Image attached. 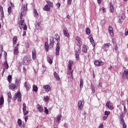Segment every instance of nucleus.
<instances>
[{
  "label": "nucleus",
  "mask_w": 128,
  "mask_h": 128,
  "mask_svg": "<svg viewBox=\"0 0 128 128\" xmlns=\"http://www.w3.org/2000/svg\"><path fill=\"white\" fill-rule=\"evenodd\" d=\"M26 10H28V4H23L20 10V20L19 22V28H23L24 30H28V26H26V24L24 23V19L22 18V16L26 14Z\"/></svg>",
  "instance_id": "1"
},
{
  "label": "nucleus",
  "mask_w": 128,
  "mask_h": 128,
  "mask_svg": "<svg viewBox=\"0 0 128 128\" xmlns=\"http://www.w3.org/2000/svg\"><path fill=\"white\" fill-rule=\"evenodd\" d=\"M54 38L57 42L56 49V55L58 56H60V36H58V34H56Z\"/></svg>",
  "instance_id": "2"
},
{
  "label": "nucleus",
  "mask_w": 128,
  "mask_h": 128,
  "mask_svg": "<svg viewBox=\"0 0 128 128\" xmlns=\"http://www.w3.org/2000/svg\"><path fill=\"white\" fill-rule=\"evenodd\" d=\"M72 64H74V61L70 60H69L68 64V74L70 76L71 78H72V72H74V70H72Z\"/></svg>",
  "instance_id": "3"
},
{
  "label": "nucleus",
  "mask_w": 128,
  "mask_h": 128,
  "mask_svg": "<svg viewBox=\"0 0 128 128\" xmlns=\"http://www.w3.org/2000/svg\"><path fill=\"white\" fill-rule=\"evenodd\" d=\"M16 98H18V102H22V94L20 91H18L16 93L15 96H14V100H16Z\"/></svg>",
  "instance_id": "4"
},
{
  "label": "nucleus",
  "mask_w": 128,
  "mask_h": 128,
  "mask_svg": "<svg viewBox=\"0 0 128 128\" xmlns=\"http://www.w3.org/2000/svg\"><path fill=\"white\" fill-rule=\"evenodd\" d=\"M122 78L123 80H128V69H125L124 70V72L122 74Z\"/></svg>",
  "instance_id": "5"
},
{
  "label": "nucleus",
  "mask_w": 128,
  "mask_h": 128,
  "mask_svg": "<svg viewBox=\"0 0 128 128\" xmlns=\"http://www.w3.org/2000/svg\"><path fill=\"white\" fill-rule=\"evenodd\" d=\"M22 62L24 65H28L30 62V58L24 56L23 58Z\"/></svg>",
  "instance_id": "6"
},
{
  "label": "nucleus",
  "mask_w": 128,
  "mask_h": 128,
  "mask_svg": "<svg viewBox=\"0 0 128 128\" xmlns=\"http://www.w3.org/2000/svg\"><path fill=\"white\" fill-rule=\"evenodd\" d=\"M94 64L96 66H102L104 64V62L102 61H100L98 60H95L94 61Z\"/></svg>",
  "instance_id": "7"
},
{
  "label": "nucleus",
  "mask_w": 128,
  "mask_h": 128,
  "mask_svg": "<svg viewBox=\"0 0 128 128\" xmlns=\"http://www.w3.org/2000/svg\"><path fill=\"white\" fill-rule=\"evenodd\" d=\"M84 100H80L78 102V110H82V108H84Z\"/></svg>",
  "instance_id": "8"
},
{
  "label": "nucleus",
  "mask_w": 128,
  "mask_h": 128,
  "mask_svg": "<svg viewBox=\"0 0 128 128\" xmlns=\"http://www.w3.org/2000/svg\"><path fill=\"white\" fill-rule=\"evenodd\" d=\"M106 106H107L108 108L110 110H114V105L112 103H110V101H108L106 103Z\"/></svg>",
  "instance_id": "9"
},
{
  "label": "nucleus",
  "mask_w": 128,
  "mask_h": 128,
  "mask_svg": "<svg viewBox=\"0 0 128 128\" xmlns=\"http://www.w3.org/2000/svg\"><path fill=\"white\" fill-rule=\"evenodd\" d=\"M32 58L34 60L36 58V51L35 48L32 50Z\"/></svg>",
  "instance_id": "10"
},
{
  "label": "nucleus",
  "mask_w": 128,
  "mask_h": 128,
  "mask_svg": "<svg viewBox=\"0 0 128 128\" xmlns=\"http://www.w3.org/2000/svg\"><path fill=\"white\" fill-rule=\"evenodd\" d=\"M35 26L36 30H41L42 29V22H38L35 24Z\"/></svg>",
  "instance_id": "11"
},
{
  "label": "nucleus",
  "mask_w": 128,
  "mask_h": 128,
  "mask_svg": "<svg viewBox=\"0 0 128 128\" xmlns=\"http://www.w3.org/2000/svg\"><path fill=\"white\" fill-rule=\"evenodd\" d=\"M43 88L45 92H50V85H44Z\"/></svg>",
  "instance_id": "12"
},
{
  "label": "nucleus",
  "mask_w": 128,
  "mask_h": 128,
  "mask_svg": "<svg viewBox=\"0 0 128 128\" xmlns=\"http://www.w3.org/2000/svg\"><path fill=\"white\" fill-rule=\"evenodd\" d=\"M108 32L112 36H114V28H112V26H109L108 27Z\"/></svg>",
  "instance_id": "13"
},
{
  "label": "nucleus",
  "mask_w": 128,
  "mask_h": 128,
  "mask_svg": "<svg viewBox=\"0 0 128 128\" xmlns=\"http://www.w3.org/2000/svg\"><path fill=\"white\" fill-rule=\"evenodd\" d=\"M3 68H5V70H8V61L6 60V58L5 62H4L2 64Z\"/></svg>",
  "instance_id": "14"
},
{
  "label": "nucleus",
  "mask_w": 128,
  "mask_h": 128,
  "mask_svg": "<svg viewBox=\"0 0 128 128\" xmlns=\"http://www.w3.org/2000/svg\"><path fill=\"white\" fill-rule=\"evenodd\" d=\"M24 86L26 88V90L28 91L30 90V85L28 82H25L24 83Z\"/></svg>",
  "instance_id": "15"
},
{
  "label": "nucleus",
  "mask_w": 128,
  "mask_h": 128,
  "mask_svg": "<svg viewBox=\"0 0 128 128\" xmlns=\"http://www.w3.org/2000/svg\"><path fill=\"white\" fill-rule=\"evenodd\" d=\"M80 50H78V51H76L75 54V56L77 60H80Z\"/></svg>",
  "instance_id": "16"
},
{
  "label": "nucleus",
  "mask_w": 128,
  "mask_h": 128,
  "mask_svg": "<svg viewBox=\"0 0 128 128\" xmlns=\"http://www.w3.org/2000/svg\"><path fill=\"white\" fill-rule=\"evenodd\" d=\"M64 34L65 36L68 38L70 36V34L68 32V30L64 28L63 29Z\"/></svg>",
  "instance_id": "17"
},
{
  "label": "nucleus",
  "mask_w": 128,
  "mask_h": 128,
  "mask_svg": "<svg viewBox=\"0 0 128 128\" xmlns=\"http://www.w3.org/2000/svg\"><path fill=\"white\" fill-rule=\"evenodd\" d=\"M88 47L86 45H84L82 48V52H87Z\"/></svg>",
  "instance_id": "18"
},
{
  "label": "nucleus",
  "mask_w": 128,
  "mask_h": 128,
  "mask_svg": "<svg viewBox=\"0 0 128 128\" xmlns=\"http://www.w3.org/2000/svg\"><path fill=\"white\" fill-rule=\"evenodd\" d=\"M37 108H38V112H44V108H42V106H40V104L38 105Z\"/></svg>",
  "instance_id": "19"
},
{
  "label": "nucleus",
  "mask_w": 128,
  "mask_h": 128,
  "mask_svg": "<svg viewBox=\"0 0 128 128\" xmlns=\"http://www.w3.org/2000/svg\"><path fill=\"white\" fill-rule=\"evenodd\" d=\"M14 54L16 56V54H18V46H16L14 50Z\"/></svg>",
  "instance_id": "20"
},
{
  "label": "nucleus",
  "mask_w": 128,
  "mask_h": 128,
  "mask_svg": "<svg viewBox=\"0 0 128 128\" xmlns=\"http://www.w3.org/2000/svg\"><path fill=\"white\" fill-rule=\"evenodd\" d=\"M110 12H114V5L112 4V2H110Z\"/></svg>",
  "instance_id": "21"
},
{
  "label": "nucleus",
  "mask_w": 128,
  "mask_h": 128,
  "mask_svg": "<svg viewBox=\"0 0 128 128\" xmlns=\"http://www.w3.org/2000/svg\"><path fill=\"white\" fill-rule=\"evenodd\" d=\"M10 100H12V93H10V92H9L8 94V104L10 102Z\"/></svg>",
  "instance_id": "22"
},
{
  "label": "nucleus",
  "mask_w": 128,
  "mask_h": 128,
  "mask_svg": "<svg viewBox=\"0 0 128 128\" xmlns=\"http://www.w3.org/2000/svg\"><path fill=\"white\" fill-rule=\"evenodd\" d=\"M76 40H77L78 42V46H80V44H82V40H80V38L79 36H76Z\"/></svg>",
  "instance_id": "23"
},
{
  "label": "nucleus",
  "mask_w": 128,
  "mask_h": 128,
  "mask_svg": "<svg viewBox=\"0 0 128 128\" xmlns=\"http://www.w3.org/2000/svg\"><path fill=\"white\" fill-rule=\"evenodd\" d=\"M46 2L49 6L50 8H54V4L52 2H50V0H46Z\"/></svg>",
  "instance_id": "24"
},
{
  "label": "nucleus",
  "mask_w": 128,
  "mask_h": 128,
  "mask_svg": "<svg viewBox=\"0 0 128 128\" xmlns=\"http://www.w3.org/2000/svg\"><path fill=\"white\" fill-rule=\"evenodd\" d=\"M44 10H46V12H50V8L48 4H46L44 8Z\"/></svg>",
  "instance_id": "25"
},
{
  "label": "nucleus",
  "mask_w": 128,
  "mask_h": 128,
  "mask_svg": "<svg viewBox=\"0 0 128 128\" xmlns=\"http://www.w3.org/2000/svg\"><path fill=\"white\" fill-rule=\"evenodd\" d=\"M54 78H56L57 80H60V76H58V73H56V72H54Z\"/></svg>",
  "instance_id": "26"
},
{
  "label": "nucleus",
  "mask_w": 128,
  "mask_h": 128,
  "mask_svg": "<svg viewBox=\"0 0 128 128\" xmlns=\"http://www.w3.org/2000/svg\"><path fill=\"white\" fill-rule=\"evenodd\" d=\"M4 102V96H2L0 97V106H2Z\"/></svg>",
  "instance_id": "27"
},
{
  "label": "nucleus",
  "mask_w": 128,
  "mask_h": 128,
  "mask_svg": "<svg viewBox=\"0 0 128 128\" xmlns=\"http://www.w3.org/2000/svg\"><path fill=\"white\" fill-rule=\"evenodd\" d=\"M34 18H38V11L36 10V9L34 10Z\"/></svg>",
  "instance_id": "28"
},
{
  "label": "nucleus",
  "mask_w": 128,
  "mask_h": 128,
  "mask_svg": "<svg viewBox=\"0 0 128 128\" xmlns=\"http://www.w3.org/2000/svg\"><path fill=\"white\" fill-rule=\"evenodd\" d=\"M12 42L13 44H16V42H18V37L14 36L12 40Z\"/></svg>",
  "instance_id": "29"
},
{
  "label": "nucleus",
  "mask_w": 128,
  "mask_h": 128,
  "mask_svg": "<svg viewBox=\"0 0 128 128\" xmlns=\"http://www.w3.org/2000/svg\"><path fill=\"white\" fill-rule=\"evenodd\" d=\"M16 88V86L14 84H12L10 85L9 88L10 90H14Z\"/></svg>",
  "instance_id": "30"
},
{
  "label": "nucleus",
  "mask_w": 128,
  "mask_h": 128,
  "mask_svg": "<svg viewBox=\"0 0 128 128\" xmlns=\"http://www.w3.org/2000/svg\"><path fill=\"white\" fill-rule=\"evenodd\" d=\"M48 48H49L48 43L46 42L44 43V48L46 49V52H48Z\"/></svg>",
  "instance_id": "31"
},
{
  "label": "nucleus",
  "mask_w": 128,
  "mask_h": 128,
  "mask_svg": "<svg viewBox=\"0 0 128 128\" xmlns=\"http://www.w3.org/2000/svg\"><path fill=\"white\" fill-rule=\"evenodd\" d=\"M50 43L51 46H52L54 44V37L52 36L50 38Z\"/></svg>",
  "instance_id": "32"
},
{
  "label": "nucleus",
  "mask_w": 128,
  "mask_h": 128,
  "mask_svg": "<svg viewBox=\"0 0 128 128\" xmlns=\"http://www.w3.org/2000/svg\"><path fill=\"white\" fill-rule=\"evenodd\" d=\"M110 43H106L104 44L103 48L106 50V48H110Z\"/></svg>",
  "instance_id": "33"
},
{
  "label": "nucleus",
  "mask_w": 128,
  "mask_h": 128,
  "mask_svg": "<svg viewBox=\"0 0 128 128\" xmlns=\"http://www.w3.org/2000/svg\"><path fill=\"white\" fill-rule=\"evenodd\" d=\"M84 88V80L81 79L80 80V88Z\"/></svg>",
  "instance_id": "34"
},
{
  "label": "nucleus",
  "mask_w": 128,
  "mask_h": 128,
  "mask_svg": "<svg viewBox=\"0 0 128 128\" xmlns=\"http://www.w3.org/2000/svg\"><path fill=\"white\" fill-rule=\"evenodd\" d=\"M44 102H48L50 100V97L48 96H46L44 98Z\"/></svg>",
  "instance_id": "35"
},
{
  "label": "nucleus",
  "mask_w": 128,
  "mask_h": 128,
  "mask_svg": "<svg viewBox=\"0 0 128 128\" xmlns=\"http://www.w3.org/2000/svg\"><path fill=\"white\" fill-rule=\"evenodd\" d=\"M90 41L91 44H92V46H96V44H94V38H92V37H90Z\"/></svg>",
  "instance_id": "36"
},
{
  "label": "nucleus",
  "mask_w": 128,
  "mask_h": 128,
  "mask_svg": "<svg viewBox=\"0 0 128 128\" xmlns=\"http://www.w3.org/2000/svg\"><path fill=\"white\" fill-rule=\"evenodd\" d=\"M91 88H92V92H96V90L94 89V84H91Z\"/></svg>",
  "instance_id": "37"
},
{
  "label": "nucleus",
  "mask_w": 128,
  "mask_h": 128,
  "mask_svg": "<svg viewBox=\"0 0 128 128\" xmlns=\"http://www.w3.org/2000/svg\"><path fill=\"white\" fill-rule=\"evenodd\" d=\"M33 92H38V86L36 85H33Z\"/></svg>",
  "instance_id": "38"
},
{
  "label": "nucleus",
  "mask_w": 128,
  "mask_h": 128,
  "mask_svg": "<svg viewBox=\"0 0 128 128\" xmlns=\"http://www.w3.org/2000/svg\"><path fill=\"white\" fill-rule=\"evenodd\" d=\"M86 34H90V30L89 29V28H86Z\"/></svg>",
  "instance_id": "39"
},
{
  "label": "nucleus",
  "mask_w": 128,
  "mask_h": 128,
  "mask_svg": "<svg viewBox=\"0 0 128 128\" xmlns=\"http://www.w3.org/2000/svg\"><path fill=\"white\" fill-rule=\"evenodd\" d=\"M47 61L50 64H52V59L50 57L47 58Z\"/></svg>",
  "instance_id": "40"
},
{
  "label": "nucleus",
  "mask_w": 128,
  "mask_h": 128,
  "mask_svg": "<svg viewBox=\"0 0 128 128\" xmlns=\"http://www.w3.org/2000/svg\"><path fill=\"white\" fill-rule=\"evenodd\" d=\"M56 118H57V120H58V122H60V120L62 118V116L60 115H58L56 117Z\"/></svg>",
  "instance_id": "41"
},
{
  "label": "nucleus",
  "mask_w": 128,
  "mask_h": 128,
  "mask_svg": "<svg viewBox=\"0 0 128 128\" xmlns=\"http://www.w3.org/2000/svg\"><path fill=\"white\" fill-rule=\"evenodd\" d=\"M22 108V110H26V103H23Z\"/></svg>",
  "instance_id": "42"
},
{
  "label": "nucleus",
  "mask_w": 128,
  "mask_h": 128,
  "mask_svg": "<svg viewBox=\"0 0 128 128\" xmlns=\"http://www.w3.org/2000/svg\"><path fill=\"white\" fill-rule=\"evenodd\" d=\"M8 82H12V76L11 75L8 76Z\"/></svg>",
  "instance_id": "43"
},
{
  "label": "nucleus",
  "mask_w": 128,
  "mask_h": 128,
  "mask_svg": "<svg viewBox=\"0 0 128 128\" xmlns=\"http://www.w3.org/2000/svg\"><path fill=\"white\" fill-rule=\"evenodd\" d=\"M18 122L19 126H22V122L20 119H18Z\"/></svg>",
  "instance_id": "44"
},
{
  "label": "nucleus",
  "mask_w": 128,
  "mask_h": 128,
  "mask_svg": "<svg viewBox=\"0 0 128 128\" xmlns=\"http://www.w3.org/2000/svg\"><path fill=\"white\" fill-rule=\"evenodd\" d=\"M24 116H26L28 114V111L26 110H23Z\"/></svg>",
  "instance_id": "45"
},
{
  "label": "nucleus",
  "mask_w": 128,
  "mask_h": 128,
  "mask_svg": "<svg viewBox=\"0 0 128 128\" xmlns=\"http://www.w3.org/2000/svg\"><path fill=\"white\" fill-rule=\"evenodd\" d=\"M8 13L9 14H10V12H12V6H9L8 8Z\"/></svg>",
  "instance_id": "46"
},
{
  "label": "nucleus",
  "mask_w": 128,
  "mask_h": 128,
  "mask_svg": "<svg viewBox=\"0 0 128 128\" xmlns=\"http://www.w3.org/2000/svg\"><path fill=\"white\" fill-rule=\"evenodd\" d=\"M110 111H105V112H104L105 116H110Z\"/></svg>",
  "instance_id": "47"
},
{
  "label": "nucleus",
  "mask_w": 128,
  "mask_h": 128,
  "mask_svg": "<svg viewBox=\"0 0 128 128\" xmlns=\"http://www.w3.org/2000/svg\"><path fill=\"white\" fill-rule=\"evenodd\" d=\"M126 124V122H124V120L122 118H120V124Z\"/></svg>",
  "instance_id": "48"
},
{
  "label": "nucleus",
  "mask_w": 128,
  "mask_h": 128,
  "mask_svg": "<svg viewBox=\"0 0 128 128\" xmlns=\"http://www.w3.org/2000/svg\"><path fill=\"white\" fill-rule=\"evenodd\" d=\"M44 112L46 114H48V110L46 108V107H44Z\"/></svg>",
  "instance_id": "49"
},
{
  "label": "nucleus",
  "mask_w": 128,
  "mask_h": 128,
  "mask_svg": "<svg viewBox=\"0 0 128 128\" xmlns=\"http://www.w3.org/2000/svg\"><path fill=\"white\" fill-rule=\"evenodd\" d=\"M112 42L114 46L116 44V39L113 38V39L112 40Z\"/></svg>",
  "instance_id": "50"
},
{
  "label": "nucleus",
  "mask_w": 128,
  "mask_h": 128,
  "mask_svg": "<svg viewBox=\"0 0 128 128\" xmlns=\"http://www.w3.org/2000/svg\"><path fill=\"white\" fill-rule=\"evenodd\" d=\"M72 0H68L67 4H72Z\"/></svg>",
  "instance_id": "51"
},
{
  "label": "nucleus",
  "mask_w": 128,
  "mask_h": 128,
  "mask_svg": "<svg viewBox=\"0 0 128 128\" xmlns=\"http://www.w3.org/2000/svg\"><path fill=\"white\" fill-rule=\"evenodd\" d=\"M98 128H104V124H100Z\"/></svg>",
  "instance_id": "52"
},
{
  "label": "nucleus",
  "mask_w": 128,
  "mask_h": 128,
  "mask_svg": "<svg viewBox=\"0 0 128 128\" xmlns=\"http://www.w3.org/2000/svg\"><path fill=\"white\" fill-rule=\"evenodd\" d=\"M1 15H2V18H4V10L2 11H0Z\"/></svg>",
  "instance_id": "53"
},
{
  "label": "nucleus",
  "mask_w": 128,
  "mask_h": 128,
  "mask_svg": "<svg viewBox=\"0 0 128 128\" xmlns=\"http://www.w3.org/2000/svg\"><path fill=\"white\" fill-rule=\"evenodd\" d=\"M56 6L57 8H60V2L56 3Z\"/></svg>",
  "instance_id": "54"
},
{
  "label": "nucleus",
  "mask_w": 128,
  "mask_h": 128,
  "mask_svg": "<svg viewBox=\"0 0 128 128\" xmlns=\"http://www.w3.org/2000/svg\"><path fill=\"white\" fill-rule=\"evenodd\" d=\"M114 46H115L114 50H118V45L116 44L115 45H114Z\"/></svg>",
  "instance_id": "55"
},
{
  "label": "nucleus",
  "mask_w": 128,
  "mask_h": 128,
  "mask_svg": "<svg viewBox=\"0 0 128 128\" xmlns=\"http://www.w3.org/2000/svg\"><path fill=\"white\" fill-rule=\"evenodd\" d=\"M4 72H6V68H3V70L2 72V76H4Z\"/></svg>",
  "instance_id": "56"
},
{
  "label": "nucleus",
  "mask_w": 128,
  "mask_h": 128,
  "mask_svg": "<svg viewBox=\"0 0 128 128\" xmlns=\"http://www.w3.org/2000/svg\"><path fill=\"white\" fill-rule=\"evenodd\" d=\"M98 86H100V88H102V82H99Z\"/></svg>",
  "instance_id": "57"
},
{
  "label": "nucleus",
  "mask_w": 128,
  "mask_h": 128,
  "mask_svg": "<svg viewBox=\"0 0 128 128\" xmlns=\"http://www.w3.org/2000/svg\"><path fill=\"white\" fill-rule=\"evenodd\" d=\"M122 126L123 128H126V123L122 124Z\"/></svg>",
  "instance_id": "58"
},
{
  "label": "nucleus",
  "mask_w": 128,
  "mask_h": 128,
  "mask_svg": "<svg viewBox=\"0 0 128 128\" xmlns=\"http://www.w3.org/2000/svg\"><path fill=\"white\" fill-rule=\"evenodd\" d=\"M124 114H126V112H127L126 108V106H124Z\"/></svg>",
  "instance_id": "59"
},
{
  "label": "nucleus",
  "mask_w": 128,
  "mask_h": 128,
  "mask_svg": "<svg viewBox=\"0 0 128 128\" xmlns=\"http://www.w3.org/2000/svg\"><path fill=\"white\" fill-rule=\"evenodd\" d=\"M106 118H108V116H104L102 118L103 120H106Z\"/></svg>",
  "instance_id": "60"
},
{
  "label": "nucleus",
  "mask_w": 128,
  "mask_h": 128,
  "mask_svg": "<svg viewBox=\"0 0 128 128\" xmlns=\"http://www.w3.org/2000/svg\"><path fill=\"white\" fill-rule=\"evenodd\" d=\"M97 2L98 4H102V0H97Z\"/></svg>",
  "instance_id": "61"
},
{
  "label": "nucleus",
  "mask_w": 128,
  "mask_h": 128,
  "mask_svg": "<svg viewBox=\"0 0 128 128\" xmlns=\"http://www.w3.org/2000/svg\"><path fill=\"white\" fill-rule=\"evenodd\" d=\"M16 84L17 86H18V82H20V81H18V80H16Z\"/></svg>",
  "instance_id": "62"
},
{
  "label": "nucleus",
  "mask_w": 128,
  "mask_h": 128,
  "mask_svg": "<svg viewBox=\"0 0 128 128\" xmlns=\"http://www.w3.org/2000/svg\"><path fill=\"white\" fill-rule=\"evenodd\" d=\"M26 34V31H24L23 34H22V36H24Z\"/></svg>",
  "instance_id": "63"
},
{
  "label": "nucleus",
  "mask_w": 128,
  "mask_h": 128,
  "mask_svg": "<svg viewBox=\"0 0 128 128\" xmlns=\"http://www.w3.org/2000/svg\"><path fill=\"white\" fill-rule=\"evenodd\" d=\"M102 10L104 12H106V8L104 7H102Z\"/></svg>",
  "instance_id": "64"
}]
</instances>
